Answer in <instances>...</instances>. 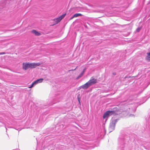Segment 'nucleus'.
I'll use <instances>...</instances> for the list:
<instances>
[{
	"label": "nucleus",
	"mask_w": 150,
	"mask_h": 150,
	"mask_svg": "<svg viewBox=\"0 0 150 150\" xmlns=\"http://www.w3.org/2000/svg\"><path fill=\"white\" fill-rule=\"evenodd\" d=\"M38 66V63H23V68L24 70H26L28 68H33Z\"/></svg>",
	"instance_id": "f257e3e1"
},
{
	"label": "nucleus",
	"mask_w": 150,
	"mask_h": 150,
	"mask_svg": "<svg viewBox=\"0 0 150 150\" xmlns=\"http://www.w3.org/2000/svg\"><path fill=\"white\" fill-rule=\"evenodd\" d=\"M118 121L117 119H112L110 125V129L114 130L115 128V124Z\"/></svg>",
	"instance_id": "f03ea898"
},
{
	"label": "nucleus",
	"mask_w": 150,
	"mask_h": 150,
	"mask_svg": "<svg viewBox=\"0 0 150 150\" xmlns=\"http://www.w3.org/2000/svg\"><path fill=\"white\" fill-rule=\"evenodd\" d=\"M115 112L113 111H108L105 112L103 116V118L105 119L106 117H108L111 115L115 114Z\"/></svg>",
	"instance_id": "7ed1b4c3"
},
{
	"label": "nucleus",
	"mask_w": 150,
	"mask_h": 150,
	"mask_svg": "<svg viewBox=\"0 0 150 150\" xmlns=\"http://www.w3.org/2000/svg\"><path fill=\"white\" fill-rule=\"evenodd\" d=\"M97 80L95 79H91L88 82V83L89 84L90 86H91L97 83Z\"/></svg>",
	"instance_id": "20e7f679"
},
{
	"label": "nucleus",
	"mask_w": 150,
	"mask_h": 150,
	"mask_svg": "<svg viewBox=\"0 0 150 150\" xmlns=\"http://www.w3.org/2000/svg\"><path fill=\"white\" fill-rule=\"evenodd\" d=\"M90 86V85L87 82L84 85L81 86L80 87L82 88L83 89H87Z\"/></svg>",
	"instance_id": "39448f33"
},
{
	"label": "nucleus",
	"mask_w": 150,
	"mask_h": 150,
	"mask_svg": "<svg viewBox=\"0 0 150 150\" xmlns=\"http://www.w3.org/2000/svg\"><path fill=\"white\" fill-rule=\"evenodd\" d=\"M11 0H5V2H1L0 4V6H2L3 7H5L4 6L5 5H6V4H8L9 3V1Z\"/></svg>",
	"instance_id": "423d86ee"
},
{
	"label": "nucleus",
	"mask_w": 150,
	"mask_h": 150,
	"mask_svg": "<svg viewBox=\"0 0 150 150\" xmlns=\"http://www.w3.org/2000/svg\"><path fill=\"white\" fill-rule=\"evenodd\" d=\"M38 83V79L36 80L35 81L33 82L32 84H31V86H29L28 88H30L33 87L34 85L37 84Z\"/></svg>",
	"instance_id": "0eeeda50"
},
{
	"label": "nucleus",
	"mask_w": 150,
	"mask_h": 150,
	"mask_svg": "<svg viewBox=\"0 0 150 150\" xmlns=\"http://www.w3.org/2000/svg\"><path fill=\"white\" fill-rule=\"evenodd\" d=\"M59 18L58 17L57 18H55L54 19V21L55 23L56 24L58 23L61 21L59 20Z\"/></svg>",
	"instance_id": "6e6552de"
},
{
	"label": "nucleus",
	"mask_w": 150,
	"mask_h": 150,
	"mask_svg": "<svg viewBox=\"0 0 150 150\" xmlns=\"http://www.w3.org/2000/svg\"><path fill=\"white\" fill-rule=\"evenodd\" d=\"M31 32L34 34L35 35H38V31L35 30H33L31 31Z\"/></svg>",
	"instance_id": "1a4fd4ad"
},
{
	"label": "nucleus",
	"mask_w": 150,
	"mask_h": 150,
	"mask_svg": "<svg viewBox=\"0 0 150 150\" xmlns=\"http://www.w3.org/2000/svg\"><path fill=\"white\" fill-rule=\"evenodd\" d=\"M66 15V14H64L59 17V20L61 21L65 16Z\"/></svg>",
	"instance_id": "9d476101"
},
{
	"label": "nucleus",
	"mask_w": 150,
	"mask_h": 150,
	"mask_svg": "<svg viewBox=\"0 0 150 150\" xmlns=\"http://www.w3.org/2000/svg\"><path fill=\"white\" fill-rule=\"evenodd\" d=\"M82 16L81 14L80 13H76L74 15V17H77L79 16Z\"/></svg>",
	"instance_id": "9b49d317"
},
{
	"label": "nucleus",
	"mask_w": 150,
	"mask_h": 150,
	"mask_svg": "<svg viewBox=\"0 0 150 150\" xmlns=\"http://www.w3.org/2000/svg\"><path fill=\"white\" fill-rule=\"evenodd\" d=\"M4 122L3 120H0V125L1 126H2L3 125H4Z\"/></svg>",
	"instance_id": "f8f14e48"
},
{
	"label": "nucleus",
	"mask_w": 150,
	"mask_h": 150,
	"mask_svg": "<svg viewBox=\"0 0 150 150\" xmlns=\"http://www.w3.org/2000/svg\"><path fill=\"white\" fill-rule=\"evenodd\" d=\"M83 74V73H82V72L79 74V75L78 76V78H80L81 77Z\"/></svg>",
	"instance_id": "ddd939ff"
},
{
	"label": "nucleus",
	"mask_w": 150,
	"mask_h": 150,
	"mask_svg": "<svg viewBox=\"0 0 150 150\" xmlns=\"http://www.w3.org/2000/svg\"><path fill=\"white\" fill-rule=\"evenodd\" d=\"M43 80V79H38V83H41V82H42Z\"/></svg>",
	"instance_id": "4468645a"
},
{
	"label": "nucleus",
	"mask_w": 150,
	"mask_h": 150,
	"mask_svg": "<svg viewBox=\"0 0 150 150\" xmlns=\"http://www.w3.org/2000/svg\"><path fill=\"white\" fill-rule=\"evenodd\" d=\"M32 129H33V130L34 131V132H37V127H36L35 128V129L34 127H33L32 128Z\"/></svg>",
	"instance_id": "2eb2a0df"
},
{
	"label": "nucleus",
	"mask_w": 150,
	"mask_h": 150,
	"mask_svg": "<svg viewBox=\"0 0 150 150\" xmlns=\"http://www.w3.org/2000/svg\"><path fill=\"white\" fill-rule=\"evenodd\" d=\"M140 29H141V28H138L137 29V32H139L140 30Z\"/></svg>",
	"instance_id": "dca6fc26"
},
{
	"label": "nucleus",
	"mask_w": 150,
	"mask_h": 150,
	"mask_svg": "<svg viewBox=\"0 0 150 150\" xmlns=\"http://www.w3.org/2000/svg\"><path fill=\"white\" fill-rule=\"evenodd\" d=\"M75 18L74 17V15L73 16H72V17H71L70 19V20L72 19L73 18Z\"/></svg>",
	"instance_id": "f3484780"
},
{
	"label": "nucleus",
	"mask_w": 150,
	"mask_h": 150,
	"mask_svg": "<svg viewBox=\"0 0 150 150\" xmlns=\"http://www.w3.org/2000/svg\"><path fill=\"white\" fill-rule=\"evenodd\" d=\"M85 69H84L83 70V71L82 72V73H83L84 74V72H85Z\"/></svg>",
	"instance_id": "a211bd4d"
},
{
	"label": "nucleus",
	"mask_w": 150,
	"mask_h": 150,
	"mask_svg": "<svg viewBox=\"0 0 150 150\" xmlns=\"http://www.w3.org/2000/svg\"><path fill=\"white\" fill-rule=\"evenodd\" d=\"M5 53L4 52H1L0 53V54H5Z\"/></svg>",
	"instance_id": "6ab92c4d"
},
{
	"label": "nucleus",
	"mask_w": 150,
	"mask_h": 150,
	"mask_svg": "<svg viewBox=\"0 0 150 150\" xmlns=\"http://www.w3.org/2000/svg\"><path fill=\"white\" fill-rule=\"evenodd\" d=\"M36 141H37V144H38V139H37V138L36 137Z\"/></svg>",
	"instance_id": "aec40b11"
},
{
	"label": "nucleus",
	"mask_w": 150,
	"mask_h": 150,
	"mask_svg": "<svg viewBox=\"0 0 150 150\" xmlns=\"http://www.w3.org/2000/svg\"><path fill=\"white\" fill-rule=\"evenodd\" d=\"M38 36L39 35H40V33H38Z\"/></svg>",
	"instance_id": "412c9836"
},
{
	"label": "nucleus",
	"mask_w": 150,
	"mask_h": 150,
	"mask_svg": "<svg viewBox=\"0 0 150 150\" xmlns=\"http://www.w3.org/2000/svg\"><path fill=\"white\" fill-rule=\"evenodd\" d=\"M40 64H39V63H38V66H39L40 65Z\"/></svg>",
	"instance_id": "4be33fe9"
},
{
	"label": "nucleus",
	"mask_w": 150,
	"mask_h": 150,
	"mask_svg": "<svg viewBox=\"0 0 150 150\" xmlns=\"http://www.w3.org/2000/svg\"><path fill=\"white\" fill-rule=\"evenodd\" d=\"M6 127V130H7V128H6V127Z\"/></svg>",
	"instance_id": "5701e85b"
},
{
	"label": "nucleus",
	"mask_w": 150,
	"mask_h": 150,
	"mask_svg": "<svg viewBox=\"0 0 150 150\" xmlns=\"http://www.w3.org/2000/svg\"><path fill=\"white\" fill-rule=\"evenodd\" d=\"M79 102H80V101H79Z\"/></svg>",
	"instance_id": "b1692460"
},
{
	"label": "nucleus",
	"mask_w": 150,
	"mask_h": 150,
	"mask_svg": "<svg viewBox=\"0 0 150 150\" xmlns=\"http://www.w3.org/2000/svg\"><path fill=\"white\" fill-rule=\"evenodd\" d=\"M61 126H63V125H61Z\"/></svg>",
	"instance_id": "393cba45"
}]
</instances>
